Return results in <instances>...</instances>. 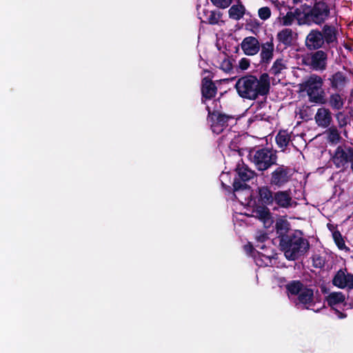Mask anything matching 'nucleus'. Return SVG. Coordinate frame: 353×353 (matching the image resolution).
I'll return each mask as SVG.
<instances>
[{
  "instance_id": "1",
  "label": "nucleus",
  "mask_w": 353,
  "mask_h": 353,
  "mask_svg": "<svg viewBox=\"0 0 353 353\" xmlns=\"http://www.w3.org/2000/svg\"><path fill=\"white\" fill-rule=\"evenodd\" d=\"M270 87L268 74H263L257 79L254 76H246L239 79L236 83L239 94L245 99H255L259 95H265Z\"/></svg>"
},
{
  "instance_id": "2",
  "label": "nucleus",
  "mask_w": 353,
  "mask_h": 353,
  "mask_svg": "<svg viewBox=\"0 0 353 353\" xmlns=\"http://www.w3.org/2000/svg\"><path fill=\"white\" fill-rule=\"evenodd\" d=\"M236 172L239 179L242 182L239 181L238 179H235L233 184L234 196L241 204L252 205V200L249 199L251 196V193L245 182L254 177V172L244 164H239L236 167Z\"/></svg>"
},
{
  "instance_id": "3",
  "label": "nucleus",
  "mask_w": 353,
  "mask_h": 353,
  "mask_svg": "<svg viewBox=\"0 0 353 353\" xmlns=\"http://www.w3.org/2000/svg\"><path fill=\"white\" fill-rule=\"evenodd\" d=\"M303 16H298V23L299 25L314 22L316 24L322 23L328 17L330 9L327 5L319 1L316 3L312 8H305L303 10Z\"/></svg>"
},
{
  "instance_id": "4",
  "label": "nucleus",
  "mask_w": 353,
  "mask_h": 353,
  "mask_svg": "<svg viewBox=\"0 0 353 353\" xmlns=\"http://www.w3.org/2000/svg\"><path fill=\"white\" fill-rule=\"evenodd\" d=\"M300 85L307 92L311 101L323 103V80L320 77L312 75Z\"/></svg>"
},
{
  "instance_id": "5",
  "label": "nucleus",
  "mask_w": 353,
  "mask_h": 353,
  "mask_svg": "<svg viewBox=\"0 0 353 353\" xmlns=\"http://www.w3.org/2000/svg\"><path fill=\"white\" fill-rule=\"evenodd\" d=\"M250 161L259 170H265L276 161V155L268 149L252 150L249 153Z\"/></svg>"
},
{
  "instance_id": "6",
  "label": "nucleus",
  "mask_w": 353,
  "mask_h": 353,
  "mask_svg": "<svg viewBox=\"0 0 353 353\" xmlns=\"http://www.w3.org/2000/svg\"><path fill=\"white\" fill-rule=\"evenodd\" d=\"M308 248L307 241L299 236H294L285 245H283L285 256L288 260H295Z\"/></svg>"
},
{
  "instance_id": "7",
  "label": "nucleus",
  "mask_w": 353,
  "mask_h": 353,
  "mask_svg": "<svg viewBox=\"0 0 353 353\" xmlns=\"http://www.w3.org/2000/svg\"><path fill=\"white\" fill-rule=\"evenodd\" d=\"M209 122L212 132L215 134H219L230 124L234 122L232 117L222 114L219 112L211 113L209 111Z\"/></svg>"
},
{
  "instance_id": "8",
  "label": "nucleus",
  "mask_w": 353,
  "mask_h": 353,
  "mask_svg": "<svg viewBox=\"0 0 353 353\" xmlns=\"http://www.w3.org/2000/svg\"><path fill=\"white\" fill-rule=\"evenodd\" d=\"M332 160L337 168H345L349 162L353 161V149L348 147H338Z\"/></svg>"
},
{
  "instance_id": "9",
  "label": "nucleus",
  "mask_w": 353,
  "mask_h": 353,
  "mask_svg": "<svg viewBox=\"0 0 353 353\" xmlns=\"http://www.w3.org/2000/svg\"><path fill=\"white\" fill-rule=\"evenodd\" d=\"M208 3L206 5L199 4L197 6V14L199 18L203 23H208L210 24H216L219 22L221 15L219 12L209 10L208 8Z\"/></svg>"
},
{
  "instance_id": "10",
  "label": "nucleus",
  "mask_w": 353,
  "mask_h": 353,
  "mask_svg": "<svg viewBox=\"0 0 353 353\" xmlns=\"http://www.w3.org/2000/svg\"><path fill=\"white\" fill-rule=\"evenodd\" d=\"M332 283L341 289H353V274L347 272L345 270H340L334 276Z\"/></svg>"
},
{
  "instance_id": "11",
  "label": "nucleus",
  "mask_w": 353,
  "mask_h": 353,
  "mask_svg": "<svg viewBox=\"0 0 353 353\" xmlns=\"http://www.w3.org/2000/svg\"><path fill=\"white\" fill-rule=\"evenodd\" d=\"M290 177V169L284 166H280L272 173L271 183L277 186H282L289 181Z\"/></svg>"
},
{
  "instance_id": "12",
  "label": "nucleus",
  "mask_w": 353,
  "mask_h": 353,
  "mask_svg": "<svg viewBox=\"0 0 353 353\" xmlns=\"http://www.w3.org/2000/svg\"><path fill=\"white\" fill-rule=\"evenodd\" d=\"M298 296L299 303L302 304L304 307L316 312L319 310V309L315 310L313 307L315 303V298L314 296V292L312 289L305 287Z\"/></svg>"
},
{
  "instance_id": "13",
  "label": "nucleus",
  "mask_w": 353,
  "mask_h": 353,
  "mask_svg": "<svg viewBox=\"0 0 353 353\" xmlns=\"http://www.w3.org/2000/svg\"><path fill=\"white\" fill-rule=\"evenodd\" d=\"M252 216L263 222L265 228H270L273 222V218L269 209L265 206H257L252 210Z\"/></svg>"
},
{
  "instance_id": "14",
  "label": "nucleus",
  "mask_w": 353,
  "mask_h": 353,
  "mask_svg": "<svg viewBox=\"0 0 353 353\" xmlns=\"http://www.w3.org/2000/svg\"><path fill=\"white\" fill-rule=\"evenodd\" d=\"M241 46L244 53L249 56L256 54L260 49L259 42L257 39L254 37L245 38Z\"/></svg>"
},
{
  "instance_id": "15",
  "label": "nucleus",
  "mask_w": 353,
  "mask_h": 353,
  "mask_svg": "<svg viewBox=\"0 0 353 353\" xmlns=\"http://www.w3.org/2000/svg\"><path fill=\"white\" fill-rule=\"evenodd\" d=\"M276 203L284 208H293L296 205V202L293 201L288 191H279L274 194Z\"/></svg>"
},
{
  "instance_id": "16",
  "label": "nucleus",
  "mask_w": 353,
  "mask_h": 353,
  "mask_svg": "<svg viewBox=\"0 0 353 353\" xmlns=\"http://www.w3.org/2000/svg\"><path fill=\"white\" fill-rule=\"evenodd\" d=\"M314 119L319 126L326 128L331 123L332 116L329 110L321 108L317 110Z\"/></svg>"
},
{
  "instance_id": "17",
  "label": "nucleus",
  "mask_w": 353,
  "mask_h": 353,
  "mask_svg": "<svg viewBox=\"0 0 353 353\" xmlns=\"http://www.w3.org/2000/svg\"><path fill=\"white\" fill-rule=\"evenodd\" d=\"M323 43V36L319 31H312L306 38V45L310 49H317Z\"/></svg>"
},
{
  "instance_id": "18",
  "label": "nucleus",
  "mask_w": 353,
  "mask_h": 353,
  "mask_svg": "<svg viewBox=\"0 0 353 353\" xmlns=\"http://www.w3.org/2000/svg\"><path fill=\"white\" fill-rule=\"evenodd\" d=\"M326 63L327 55L323 51H317L312 55L311 65L314 70H324L325 68Z\"/></svg>"
},
{
  "instance_id": "19",
  "label": "nucleus",
  "mask_w": 353,
  "mask_h": 353,
  "mask_svg": "<svg viewBox=\"0 0 353 353\" xmlns=\"http://www.w3.org/2000/svg\"><path fill=\"white\" fill-rule=\"evenodd\" d=\"M276 38L281 43L290 46L295 40L296 34L291 29L285 28L278 32Z\"/></svg>"
},
{
  "instance_id": "20",
  "label": "nucleus",
  "mask_w": 353,
  "mask_h": 353,
  "mask_svg": "<svg viewBox=\"0 0 353 353\" xmlns=\"http://www.w3.org/2000/svg\"><path fill=\"white\" fill-rule=\"evenodd\" d=\"M299 14L303 15V12L299 9H297L294 12H288L285 15L283 16L280 14V16L277 18V22L280 26H291L295 19L298 21V16Z\"/></svg>"
},
{
  "instance_id": "21",
  "label": "nucleus",
  "mask_w": 353,
  "mask_h": 353,
  "mask_svg": "<svg viewBox=\"0 0 353 353\" xmlns=\"http://www.w3.org/2000/svg\"><path fill=\"white\" fill-rule=\"evenodd\" d=\"M326 301L330 307L335 308L345 302V296L341 292H332L326 297Z\"/></svg>"
},
{
  "instance_id": "22",
  "label": "nucleus",
  "mask_w": 353,
  "mask_h": 353,
  "mask_svg": "<svg viewBox=\"0 0 353 353\" xmlns=\"http://www.w3.org/2000/svg\"><path fill=\"white\" fill-rule=\"evenodd\" d=\"M216 93V88L213 83L207 78H204L202 83L203 96L206 99H211L215 96Z\"/></svg>"
},
{
  "instance_id": "23",
  "label": "nucleus",
  "mask_w": 353,
  "mask_h": 353,
  "mask_svg": "<svg viewBox=\"0 0 353 353\" xmlns=\"http://www.w3.org/2000/svg\"><path fill=\"white\" fill-rule=\"evenodd\" d=\"M258 192L259 200L262 203L270 205L274 201V195L273 196V194L269 188L266 186L261 187L259 188Z\"/></svg>"
},
{
  "instance_id": "24",
  "label": "nucleus",
  "mask_w": 353,
  "mask_h": 353,
  "mask_svg": "<svg viewBox=\"0 0 353 353\" xmlns=\"http://www.w3.org/2000/svg\"><path fill=\"white\" fill-rule=\"evenodd\" d=\"M274 44L272 41H268L262 45L261 52V58L265 61H269L272 59Z\"/></svg>"
},
{
  "instance_id": "25",
  "label": "nucleus",
  "mask_w": 353,
  "mask_h": 353,
  "mask_svg": "<svg viewBox=\"0 0 353 353\" xmlns=\"http://www.w3.org/2000/svg\"><path fill=\"white\" fill-rule=\"evenodd\" d=\"M287 68L286 61L283 59H276L271 68V72L275 75L282 74L283 72Z\"/></svg>"
},
{
  "instance_id": "26",
  "label": "nucleus",
  "mask_w": 353,
  "mask_h": 353,
  "mask_svg": "<svg viewBox=\"0 0 353 353\" xmlns=\"http://www.w3.org/2000/svg\"><path fill=\"white\" fill-rule=\"evenodd\" d=\"M228 12L230 18L238 20L243 16L245 8L242 5H234L230 8Z\"/></svg>"
},
{
  "instance_id": "27",
  "label": "nucleus",
  "mask_w": 353,
  "mask_h": 353,
  "mask_svg": "<svg viewBox=\"0 0 353 353\" xmlns=\"http://www.w3.org/2000/svg\"><path fill=\"white\" fill-rule=\"evenodd\" d=\"M290 137L288 132L281 131L276 137V141L281 148H285L290 142Z\"/></svg>"
},
{
  "instance_id": "28",
  "label": "nucleus",
  "mask_w": 353,
  "mask_h": 353,
  "mask_svg": "<svg viewBox=\"0 0 353 353\" xmlns=\"http://www.w3.org/2000/svg\"><path fill=\"white\" fill-rule=\"evenodd\" d=\"M323 39L327 43H333L336 39V30L332 27H325L323 30Z\"/></svg>"
},
{
  "instance_id": "29",
  "label": "nucleus",
  "mask_w": 353,
  "mask_h": 353,
  "mask_svg": "<svg viewBox=\"0 0 353 353\" xmlns=\"http://www.w3.org/2000/svg\"><path fill=\"white\" fill-rule=\"evenodd\" d=\"M329 104L333 109L339 110L343 106V100L339 94H334L329 99Z\"/></svg>"
},
{
  "instance_id": "30",
  "label": "nucleus",
  "mask_w": 353,
  "mask_h": 353,
  "mask_svg": "<svg viewBox=\"0 0 353 353\" xmlns=\"http://www.w3.org/2000/svg\"><path fill=\"white\" fill-rule=\"evenodd\" d=\"M304 286L299 281H292L287 285L288 292L292 294H299L301 291L304 289Z\"/></svg>"
},
{
  "instance_id": "31",
  "label": "nucleus",
  "mask_w": 353,
  "mask_h": 353,
  "mask_svg": "<svg viewBox=\"0 0 353 353\" xmlns=\"http://www.w3.org/2000/svg\"><path fill=\"white\" fill-rule=\"evenodd\" d=\"M276 228L277 232L283 235L287 232L289 229V223L284 218H279L276 222Z\"/></svg>"
},
{
  "instance_id": "32",
  "label": "nucleus",
  "mask_w": 353,
  "mask_h": 353,
  "mask_svg": "<svg viewBox=\"0 0 353 353\" xmlns=\"http://www.w3.org/2000/svg\"><path fill=\"white\" fill-rule=\"evenodd\" d=\"M345 83V78L341 72H337L333 75L332 79V84L336 88L343 86Z\"/></svg>"
},
{
  "instance_id": "33",
  "label": "nucleus",
  "mask_w": 353,
  "mask_h": 353,
  "mask_svg": "<svg viewBox=\"0 0 353 353\" xmlns=\"http://www.w3.org/2000/svg\"><path fill=\"white\" fill-rule=\"evenodd\" d=\"M255 262L260 266L269 265L271 263V256L259 252L258 256H255Z\"/></svg>"
},
{
  "instance_id": "34",
  "label": "nucleus",
  "mask_w": 353,
  "mask_h": 353,
  "mask_svg": "<svg viewBox=\"0 0 353 353\" xmlns=\"http://www.w3.org/2000/svg\"><path fill=\"white\" fill-rule=\"evenodd\" d=\"M332 236L335 243L340 250H345L347 248L342 235L339 231H334L332 233Z\"/></svg>"
},
{
  "instance_id": "35",
  "label": "nucleus",
  "mask_w": 353,
  "mask_h": 353,
  "mask_svg": "<svg viewBox=\"0 0 353 353\" xmlns=\"http://www.w3.org/2000/svg\"><path fill=\"white\" fill-rule=\"evenodd\" d=\"M259 17L262 20H267L271 16V10L268 7L261 8L258 11Z\"/></svg>"
},
{
  "instance_id": "36",
  "label": "nucleus",
  "mask_w": 353,
  "mask_h": 353,
  "mask_svg": "<svg viewBox=\"0 0 353 353\" xmlns=\"http://www.w3.org/2000/svg\"><path fill=\"white\" fill-rule=\"evenodd\" d=\"M268 237L267 235L264 233H259L256 236V239L258 242V244L256 245V247L259 249H264L265 245L263 244V242L267 240Z\"/></svg>"
},
{
  "instance_id": "37",
  "label": "nucleus",
  "mask_w": 353,
  "mask_h": 353,
  "mask_svg": "<svg viewBox=\"0 0 353 353\" xmlns=\"http://www.w3.org/2000/svg\"><path fill=\"white\" fill-rule=\"evenodd\" d=\"M212 3L220 8H228L232 3V0H211Z\"/></svg>"
},
{
  "instance_id": "38",
  "label": "nucleus",
  "mask_w": 353,
  "mask_h": 353,
  "mask_svg": "<svg viewBox=\"0 0 353 353\" xmlns=\"http://www.w3.org/2000/svg\"><path fill=\"white\" fill-rule=\"evenodd\" d=\"M250 66V61L246 58H243L239 61L238 67L241 70H247Z\"/></svg>"
},
{
  "instance_id": "39",
  "label": "nucleus",
  "mask_w": 353,
  "mask_h": 353,
  "mask_svg": "<svg viewBox=\"0 0 353 353\" xmlns=\"http://www.w3.org/2000/svg\"><path fill=\"white\" fill-rule=\"evenodd\" d=\"M339 134L336 129H330L329 131V139L332 141H336L339 139Z\"/></svg>"
},
{
  "instance_id": "40",
  "label": "nucleus",
  "mask_w": 353,
  "mask_h": 353,
  "mask_svg": "<svg viewBox=\"0 0 353 353\" xmlns=\"http://www.w3.org/2000/svg\"><path fill=\"white\" fill-rule=\"evenodd\" d=\"M221 68L225 72H230L232 68L230 61L226 59H224L221 63Z\"/></svg>"
},
{
  "instance_id": "41",
  "label": "nucleus",
  "mask_w": 353,
  "mask_h": 353,
  "mask_svg": "<svg viewBox=\"0 0 353 353\" xmlns=\"http://www.w3.org/2000/svg\"><path fill=\"white\" fill-rule=\"evenodd\" d=\"M235 137H236V135H235L234 132H230L226 134L225 137L222 138V142H223V143H225V144H230L232 143V139Z\"/></svg>"
},
{
  "instance_id": "42",
  "label": "nucleus",
  "mask_w": 353,
  "mask_h": 353,
  "mask_svg": "<svg viewBox=\"0 0 353 353\" xmlns=\"http://www.w3.org/2000/svg\"><path fill=\"white\" fill-rule=\"evenodd\" d=\"M314 265L316 267H321L323 265V261L320 257L314 259Z\"/></svg>"
},
{
  "instance_id": "43",
  "label": "nucleus",
  "mask_w": 353,
  "mask_h": 353,
  "mask_svg": "<svg viewBox=\"0 0 353 353\" xmlns=\"http://www.w3.org/2000/svg\"><path fill=\"white\" fill-rule=\"evenodd\" d=\"M245 250L248 252H251L252 250V245L250 244L246 245H245Z\"/></svg>"
},
{
  "instance_id": "44",
  "label": "nucleus",
  "mask_w": 353,
  "mask_h": 353,
  "mask_svg": "<svg viewBox=\"0 0 353 353\" xmlns=\"http://www.w3.org/2000/svg\"><path fill=\"white\" fill-rule=\"evenodd\" d=\"M337 313H338V317H339V319H343V318H345V314H342V313H341V312H337Z\"/></svg>"
},
{
  "instance_id": "45",
  "label": "nucleus",
  "mask_w": 353,
  "mask_h": 353,
  "mask_svg": "<svg viewBox=\"0 0 353 353\" xmlns=\"http://www.w3.org/2000/svg\"><path fill=\"white\" fill-rule=\"evenodd\" d=\"M341 115H342V114H341V113H339V114L336 115V117H337V118H339V117L340 116H341Z\"/></svg>"
}]
</instances>
